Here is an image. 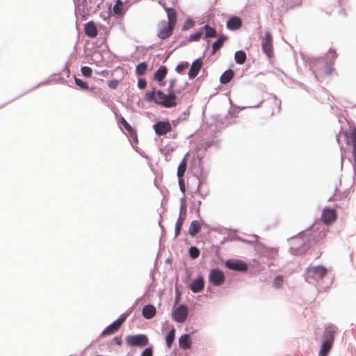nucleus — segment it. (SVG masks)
Returning a JSON list of instances; mask_svg holds the SVG:
<instances>
[{
	"label": "nucleus",
	"instance_id": "14",
	"mask_svg": "<svg viewBox=\"0 0 356 356\" xmlns=\"http://www.w3.org/2000/svg\"><path fill=\"white\" fill-rule=\"evenodd\" d=\"M153 129L158 136H164L172 130V125L167 120H159L153 125Z\"/></svg>",
	"mask_w": 356,
	"mask_h": 356
},
{
	"label": "nucleus",
	"instance_id": "21",
	"mask_svg": "<svg viewBox=\"0 0 356 356\" xmlns=\"http://www.w3.org/2000/svg\"><path fill=\"white\" fill-rule=\"evenodd\" d=\"M243 24L242 19L238 16H232L227 21V29L231 31L239 29Z\"/></svg>",
	"mask_w": 356,
	"mask_h": 356
},
{
	"label": "nucleus",
	"instance_id": "54",
	"mask_svg": "<svg viewBox=\"0 0 356 356\" xmlns=\"http://www.w3.org/2000/svg\"><path fill=\"white\" fill-rule=\"evenodd\" d=\"M108 86L111 89H116L118 85V81L117 79H113L111 81H108L107 83Z\"/></svg>",
	"mask_w": 356,
	"mask_h": 356
},
{
	"label": "nucleus",
	"instance_id": "51",
	"mask_svg": "<svg viewBox=\"0 0 356 356\" xmlns=\"http://www.w3.org/2000/svg\"><path fill=\"white\" fill-rule=\"evenodd\" d=\"M137 86L140 90H145L147 87V81L145 79H138L137 82Z\"/></svg>",
	"mask_w": 356,
	"mask_h": 356
},
{
	"label": "nucleus",
	"instance_id": "35",
	"mask_svg": "<svg viewBox=\"0 0 356 356\" xmlns=\"http://www.w3.org/2000/svg\"><path fill=\"white\" fill-rule=\"evenodd\" d=\"M284 283V276L282 275H277L274 277L272 282V286L275 289H280Z\"/></svg>",
	"mask_w": 356,
	"mask_h": 356
},
{
	"label": "nucleus",
	"instance_id": "26",
	"mask_svg": "<svg viewBox=\"0 0 356 356\" xmlns=\"http://www.w3.org/2000/svg\"><path fill=\"white\" fill-rule=\"evenodd\" d=\"M227 40V37L225 35H221L218 38L214 41L212 46L211 55H214L217 51H218L222 46L224 42Z\"/></svg>",
	"mask_w": 356,
	"mask_h": 356
},
{
	"label": "nucleus",
	"instance_id": "55",
	"mask_svg": "<svg viewBox=\"0 0 356 356\" xmlns=\"http://www.w3.org/2000/svg\"><path fill=\"white\" fill-rule=\"evenodd\" d=\"M189 116V111L188 109L184 111L179 117L178 118L181 120V121H184V120H187V118H188Z\"/></svg>",
	"mask_w": 356,
	"mask_h": 356
},
{
	"label": "nucleus",
	"instance_id": "50",
	"mask_svg": "<svg viewBox=\"0 0 356 356\" xmlns=\"http://www.w3.org/2000/svg\"><path fill=\"white\" fill-rule=\"evenodd\" d=\"M119 123L123 124L124 128L128 132L133 129L132 127L127 122V120L123 117H121V118L119 120Z\"/></svg>",
	"mask_w": 356,
	"mask_h": 356
},
{
	"label": "nucleus",
	"instance_id": "15",
	"mask_svg": "<svg viewBox=\"0 0 356 356\" xmlns=\"http://www.w3.org/2000/svg\"><path fill=\"white\" fill-rule=\"evenodd\" d=\"M261 48L264 54L270 57L273 54V37L269 31L265 32V36L261 40Z\"/></svg>",
	"mask_w": 356,
	"mask_h": 356
},
{
	"label": "nucleus",
	"instance_id": "11",
	"mask_svg": "<svg viewBox=\"0 0 356 356\" xmlns=\"http://www.w3.org/2000/svg\"><path fill=\"white\" fill-rule=\"evenodd\" d=\"M225 281V276L222 270L218 268L210 270L209 274V282L213 286H220Z\"/></svg>",
	"mask_w": 356,
	"mask_h": 356
},
{
	"label": "nucleus",
	"instance_id": "28",
	"mask_svg": "<svg viewBox=\"0 0 356 356\" xmlns=\"http://www.w3.org/2000/svg\"><path fill=\"white\" fill-rule=\"evenodd\" d=\"M124 2L122 0H116L115 3L113 8V12L114 15L122 17L124 15Z\"/></svg>",
	"mask_w": 356,
	"mask_h": 356
},
{
	"label": "nucleus",
	"instance_id": "4",
	"mask_svg": "<svg viewBox=\"0 0 356 356\" xmlns=\"http://www.w3.org/2000/svg\"><path fill=\"white\" fill-rule=\"evenodd\" d=\"M203 154H200V151L199 150L197 152V156L192 159L190 167L191 172L198 181H200V185L207 184V178L208 176V172L203 169Z\"/></svg>",
	"mask_w": 356,
	"mask_h": 356
},
{
	"label": "nucleus",
	"instance_id": "62",
	"mask_svg": "<svg viewBox=\"0 0 356 356\" xmlns=\"http://www.w3.org/2000/svg\"><path fill=\"white\" fill-rule=\"evenodd\" d=\"M97 74L104 77H106L108 75V71L105 70L101 72H97Z\"/></svg>",
	"mask_w": 356,
	"mask_h": 356
},
{
	"label": "nucleus",
	"instance_id": "46",
	"mask_svg": "<svg viewBox=\"0 0 356 356\" xmlns=\"http://www.w3.org/2000/svg\"><path fill=\"white\" fill-rule=\"evenodd\" d=\"M160 151L164 154L165 160L168 161L170 153L173 151V148L170 147H165L160 148Z\"/></svg>",
	"mask_w": 356,
	"mask_h": 356
},
{
	"label": "nucleus",
	"instance_id": "27",
	"mask_svg": "<svg viewBox=\"0 0 356 356\" xmlns=\"http://www.w3.org/2000/svg\"><path fill=\"white\" fill-rule=\"evenodd\" d=\"M234 76V72L232 69L225 70L220 77V82L222 84H227Z\"/></svg>",
	"mask_w": 356,
	"mask_h": 356
},
{
	"label": "nucleus",
	"instance_id": "34",
	"mask_svg": "<svg viewBox=\"0 0 356 356\" xmlns=\"http://www.w3.org/2000/svg\"><path fill=\"white\" fill-rule=\"evenodd\" d=\"M148 64L147 62L143 61L138 64L136 67V74L138 76H143L145 74L147 70Z\"/></svg>",
	"mask_w": 356,
	"mask_h": 356
},
{
	"label": "nucleus",
	"instance_id": "41",
	"mask_svg": "<svg viewBox=\"0 0 356 356\" xmlns=\"http://www.w3.org/2000/svg\"><path fill=\"white\" fill-rule=\"evenodd\" d=\"M277 252L278 250L275 248L264 247V252L270 258H273L277 254Z\"/></svg>",
	"mask_w": 356,
	"mask_h": 356
},
{
	"label": "nucleus",
	"instance_id": "47",
	"mask_svg": "<svg viewBox=\"0 0 356 356\" xmlns=\"http://www.w3.org/2000/svg\"><path fill=\"white\" fill-rule=\"evenodd\" d=\"M143 296L137 298L135 302L134 303V305L123 314H127V317H128L131 314V313L133 312V310L136 308V307L139 304V302L143 300Z\"/></svg>",
	"mask_w": 356,
	"mask_h": 356
},
{
	"label": "nucleus",
	"instance_id": "59",
	"mask_svg": "<svg viewBox=\"0 0 356 356\" xmlns=\"http://www.w3.org/2000/svg\"><path fill=\"white\" fill-rule=\"evenodd\" d=\"M186 204H187L186 197V195H184L183 197L180 200V207H181L182 208L185 207H186Z\"/></svg>",
	"mask_w": 356,
	"mask_h": 356
},
{
	"label": "nucleus",
	"instance_id": "8",
	"mask_svg": "<svg viewBox=\"0 0 356 356\" xmlns=\"http://www.w3.org/2000/svg\"><path fill=\"white\" fill-rule=\"evenodd\" d=\"M91 4V0H76L75 15L78 13L83 19H87L88 17H89L91 13H94Z\"/></svg>",
	"mask_w": 356,
	"mask_h": 356
},
{
	"label": "nucleus",
	"instance_id": "56",
	"mask_svg": "<svg viewBox=\"0 0 356 356\" xmlns=\"http://www.w3.org/2000/svg\"><path fill=\"white\" fill-rule=\"evenodd\" d=\"M253 237L254 238V241H248L246 239H243L241 237H238V240L248 243H254L258 242L259 237L257 235L254 234Z\"/></svg>",
	"mask_w": 356,
	"mask_h": 356
},
{
	"label": "nucleus",
	"instance_id": "64",
	"mask_svg": "<svg viewBox=\"0 0 356 356\" xmlns=\"http://www.w3.org/2000/svg\"><path fill=\"white\" fill-rule=\"evenodd\" d=\"M273 99L275 100V104L277 105L278 108L280 110L281 108V101L277 99V97L275 95H273Z\"/></svg>",
	"mask_w": 356,
	"mask_h": 356
},
{
	"label": "nucleus",
	"instance_id": "42",
	"mask_svg": "<svg viewBox=\"0 0 356 356\" xmlns=\"http://www.w3.org/2000/svg\"><path fill=\"white\" fill-rule=\"evenodd\" d=\"M189 66V63L187 61H183L179 63L175 67V71L181 74L184 70L188 68Z\"/></svg>",
	"mask_w": 356,
	"mask_h": 356
},
{
	"label": "nucleus",
	"instance_id": "17",
	"mask_svg": "<svg viewBox=\"0 0 356 356\" xmlns=\"http://www.w3.org/2000/svg\"><path fill=\"white\" fill-rule=\"evenodd\" d=\"M321 219L325 225H330L337 219V211L333 208L325 207L322 211Z\"/></svg>",
	"mask_w": 356,
	"mask_h": 356
},
{
	"label": "nucleus",
	"instance_id": "36",
	"mask_svg": "<svg viewBox=\"0 0 356 356\" xmlns=\"http://www.w3.org/2000/svg\"><path fill=\"white\" fill-rule=\"evenodd\" d=\"M200 250H199V248L197 247L194 246V245H191L189 248V249H188V254H189V257L192 259H197L200 256Z\"/></svg>",
	"mask_w": 356,
	"mask_h": 356
},
{
	"label": "nucleus",
	"instance_id": "53",
	"mask_svg": "<svg viewBox=\"0 0 356 356\" xmlns=\"http://www.w3.org/2000/svg\"><path fill=\"white\" fill-rule=\"evenodd\" d=\"M129 140H132L134 143H138V137H137V134H136V131L132 129L131 130H130L129 131Z\"/></svg>",
	"mask_w": 356,
	"mask_h": 356
},
{
	"label": "nucleus",
	"instance_id": "60",
	"mask_svg": "<svg viewBox=\"0 0 356 356\" xmlns=\"http://www.w3.org/2000/svg\"><path fill=\"white\" fill-rule=\"evenodd\" d=\"M181 227L175 225V236L174 238H176L181 232Z\"/></svg>",
	"mask_w": 356,
	"mask_h": 356
},
{
	"label": "nucleus",
	"instance_id": "23",
	"mask_svg": "<svg viewBox=\"0 0 356 356\" xmlns=\"http://www.w3.org/2000/svg\"><path fill=\"white\" fill-rule=\"evenodd\" d=\"M84 32L88 38H95L98 34V30L95 23L93 21L86 23L84 25Z\"/></svg>",
	"mask_w": 356,
	"mask_h": 356
},
{
	"label": "nucleus",
	"instance_id": "16",
	"mask_svg": "<svg viewBox=\"0 0 356 356\" xmlns=\"http://www.w3.org/2000/svg\"><path fill=\"white\" fill-rule=\"evenodd\" d=\"M204 56L205 52L204 53L202 56H200L198 58L194 60L193 62L192 63V65L188 72V76L190 79H195L199 74L201 68L202 67V58L204 57Z\"/></svg>",
	"mask_w": 356,
	"mask_h": 356
},
{
	"label": "nucleus",
	"instance_id": "20",
	"mask_svg": "<svg viewBox=\"0 0 356 356\" xmlns=\"http://www.w3.org/2000/svg\"><path fill=\"white\" fill-rule=\"evenodd\" d=\"M337 327L332 324L325 327L323 332V340H329V342L333 343L334 336L337 334Z\"/></svg>",
	"mask_w": 356,
	"mask_h": 356
},
{
	"label": "nucleus",
	"instance_id": "57",
	"mask_svg": "<svg viewBox=\"0 0 356 356\" xmlns=\"http://www.w3.org/2000/svg\"><path fill=\"white\" fill-rule=\"evenodd\" d=\"M184 219H185L184 216H179V217L177 220V222L175 223V225L182 227Z\"/></svg>",
	"mask_w": 356,
	"mask_h": 356
},
{
	"label": "nucleus",
	"instance_id": "48",
	"mask_svg": "<svg viewBox=\"0 0 356 356\" xmlns=\"http://www.w3.org/2000/svg\"><path fill=\"white\" fill-rule=\"evenodd\" d=\"M204 185H200V181H198L197 188L195 191V193L200 195L202 198H204L208 195L209 192L207 191H203L201 188H204Z\"/></svg>",
	"mask_w": 356,
	"mask_h": 356
},
{
	"label": "nucleus",
	"instance_id": "39",
	"mask_svg": "<svg viewBox=\"0 0 356 356\" xmlns=\"http://www.w3.org/2000/svg\"><path fill=\"white\" fill-rule=\"evenodd\" d=\"M213 145H215L216 146L215 147L217 149L219 147L218 141H215L214 140H211L205 142L204 146L202 147L203 149H202V152H200V154H203V155H204L205 152Z\"/></svg>",
	"mask_w": 356,
	"mask_h": 356
},
{
	"label": "nucleus",
	"instance_id": "31",
	"mask_svg": "<svg viewBox=\"0 0 356 356\" xmlns=\"http://www.w3.org/2000/svg\"><path fill=\"white\" fill-rule=\"evenodd\" d=\"M247 59V56L243 50H238L234 54V60L236 63L242 65L245 63Z\"/></svg>",
	"mask_w": 356,
	"mask_h": 356
},
{
	"label": "nucleus",
	"instance_id": "1",
	"mask_svg": "<svg viewBox=\"0 0 356 356\" xmlns=\"http://www.w3.org/2000/svg\"><path fill=\"white\" fill-rule=\"evenodd\" d=\"M176 82V79H171L169 81L168 94L164 93L161 90H156V87H152L151 91H148L145 94V99L164 108H170L175 107L177 105V95L173 88Z\"/></svg>",
	"mask_w": 356,
	"mask_h": 356
},
{
	"label": "nucleus",
	"instance_id": "22",
	"mask_svg": "<svg viewBox=\"0 0 356 356\" xmlns=\"http://www.w3.org/2000/svg\"><path fill=\"white\" fill-rule=\"evenodd\" d=\"M179 346L182 350H188L192 346L191 334H184L178 339Z\"/></svg>",
	"mask_w": 356,
	"mask_h": 356
},
{
	"label": "nucleus",
	"instance_id": "12",
	"mask_svg": "<svg viewBox=\"0 0 356 356\" xmlns=\"http://www.w3.org/2000/svg\"><path fill=\"white\" fill-rule=\"evenodd\" d=\"M188 314V309L187 305L181 304L173 310L172 317L175 322L181 323L186 320Z\"/></svg>",
	"mask_w": 356,
	"mask_h": 356
},
{
	"label": "nucleus",
	"instance_id": "18",
	"mask_svg": "<svg viewBox=\"0 0 356 356\" xmlns=\"http://www.w3.org/2000/svg\"><path fill=\"white\" fill-rule=\"evenodd\" d=\"M201 30H202L203 32L204 31V40L207 42L205 49V51H207L209 49L210 45L209 38H216L218 35L217 31L214 27L211 26L208 24H206L202 27H201Z\"/></svg>",
	"mask_w": 356,
	"mask_h": 356
},
{
	"label": "nucleus",
	"instance_id": "7",
	"mask_svg": "<svg viewBox=\"0 0 356 356\" xmlns=\"http://www.w3.org/2000/svg\"><path fill=\"white\" fill-rule=\"evenodd\" d=\"M340 136H343L346 143L347 145H349L350 143L353 145V154L355 164L353 165V169L355 172H356V128H355L352 131L350 136L348 135L346 131H343L342 127H340V131L339 135L336 136V140L339 145L340 146Z\"/></svg>",
	"mask_w": 356,
	"mask_h": 356
},
{
	"label": "nucleus",
	"instance_id": "45",
	"mask_svg": "<svg viewBox=\"0 0 356 356\" xmlns=\"http://www.w3.org/2000/svg\"><path fill=\"white\" fill-rule=\"evenodd\" d=\"M47 83V81H43V82H40V83H39L38 85H36L35 86H34L33 88H32L31 89H30V90H28L27 92H25L24 93H23V94H22V95H19L18 97H17L16 98L13 99H11L10 101H9V102H6V103H5V104H3L2 105H1V106H0V108L3 107V106H4L5 105H6L7 104H8V103H10V102H13L15 99H17L19 98L20 97H22L24 95H25V94H26V93H27L28 92H29V91H31V90H32L36 89V88H38L40 86H42V85L45 84V83Z\"/></svg>",
	"mask_w": 356,
	"mask_h": 356
},
{
	"label": "nucleus",
	"instance_id": "63",
	"mask_svg": "<svg viewBox=\"0 0 356 356\" xmlns=\"http://www.w3.org/2000/svg\"><path fill=\"white\" fill-rule=\"evenodd\" d=\"M296 85L298 86H299L300 88L303 89L305 90H307V87L304 83H301L300 81H296Z\"/></svg>",
	"mask_w": 356,
	"mask_h": 356
},
{
	"label": "nucleus",
	"instance_id": "19",
	"mask_svg": "<svg viewBox=\"0 0 356 356\" xmlns=\"http://www.w3.org/2000/svg\"><path fill=\"white\" fill-rule=\"evenodd\" d=\"M204 277L202 274H200L197 278L192 280L189 287L193 293H197L204 289Z\"/></svg>",
	"mask_w": 356,
	"mask_h": 356
},
{
	"label": "nucleus",
	"instance_id": "13",
	"mask_svg": "<svg viewBox=\"0 0 356 356\" xmlns=\"http://www.w3.org/2000/svg\"><path fill=\"white\" fill-rule=\"evenodd\" d=\"M127 314H122L120 317L108 325L102 332V335H111L116 332L127 320Z\"/></svg>",
	"mask_w": 356,
	"mask_h": 356
},
{
	"label": "nucleus",
	"instance_id": "29",
	"mask_svg": "<svg viewBox=\"0 0 356 356\" xmlns=\"http://www.w3.org/2000/svg\"><path fill=\"white\" fill-rule=\"evenodd\" d=\"M333 343L329 342V340H323L321 349L318 352V356H327L332 347Z\"/></svg>",
	"mask_w": 356,
	"mask_h": 356
},
{
	"label": "nucleus",
	"instance_id": "43",
	"mask_svg": "<svg viewBox=\"0 0 356 356\" xmlns=\"http://www.w3.org/2000/svg\"><path fill=\"white\" fill-rule=\"evenodd\" d=\"M194 24L195 22L191 18H187L184 24L182 25L181 30L184 31H188L193 27Z\"/></svg>",
	"mask_w": 356,
	"mask_h": 356
},
{
	"label": "nucleus",
	"instance_id": "49",
	"mask_svg": "<svg viewBox=\"0 0 356 356\" xmlns=\"http://www.w3.org/2000/svg\"><path fill=\"white\" fill-rule=\"evenodd\" d=\"M140 356H153V347L149 346L145 348L141 353Z\"/></svg>",
	"mask_w": 356,
	"mask_h": 356
},
{
	"label": "nucleus",
	"instance_id": "32",
	"mask_svg": "<svg viewBox=\"0 0 356 356\" xmlns=\"http://www.w3.org/2000/svg\"><path fill=\"white\" fill-rule=\"evenodd\" d=\"M175 329L171 326L170 330L168 331L165 336V343L168 348H170L175 341Z\"/></svg>",
	"mask_w": 356,
	"mask_h": 356
},
{
	"label": "nucleus",
	"instance_id": "30",
	"mask_svg": "<svg viewBox=\"0 0 356 356\" xmlns=\"http://www.w3.org/2000/svg\"><path fill=\"white\" fill-rule=\"evenodd\" d=\"M201 229V224L197 220H194L191 222L188 229V234L191 236H195Z\"/></svg>",
	"mask_w": 356,
	"mask_h": 356
},
{
	"label": "nucleus",
	"instance_id": "33",
	"mask_svg": "<svg viewBox=\"0 0 356 356\" xmlns=\"http://www.w3.org/2000/svg\"><path fill=\"white\" fill-rule=\"evenodd\" d=\"M186 166H187V162L186 161L185 157H184L177 168V178L184 177L185 172L186 170Z\"/></svg>",
	"mask_w": 356,
	"mask_h": 356
},
{
	"label": "nucleus",
	"instance_id": "25",
	"mask_svg": "<svg viewBox=\"0 0 356 356\" xmlns=\"http://www.w3.org/2000/svg\"><path fill=\"white\" fill-rule=\"evenodd\" d=\"M168 74V68L165 65L160 66L154 73L153 78L157 82H163Z\"/></svg>",
	"mask_w": 356,
	"mask_h": 356
},
{
	"label": "nucleus",
	"instance_id": "5",
	"mask_svg": "<svg viewBox=\"0 0 356 356\" xmlns=\"http://www.w3.org/2000/svg\"><path fill=\"white\" fill-rule=\"evenodd\" d=\"M165 11L168 22L157 33V36L161 40H164L172 34L177 19V15L175 8H166Z\"/></svg>",
	"mask_w": 356,
	"mask_h": 356
},
{
	"label": "nucleus",
	"instance_id": "24",
	"mask_svg": "<svg viewBox=\"0 0 356 356\" xmlns=\"http://www.w3.org/2000/svg\"><path fill=\"white\" fill-rule=\"evenodd\" d=\"M156 308L152 304L145 305L142 310V315L145 319H151L156 314Z\"/></svg>",
	"mask_w": 356,
	"mask_h": 356
},
{
	"label": "nucleus",
	"instance_id": "10",
	"mask_svg": "<svg viewBox=\"0 0 356 356\" xmlns=\"http://www.w3.org/2000/svg\"><path fill=\"white\" fill-rule=\"evenodd\" d=\"M227 268L240 273H245L248 270V264L239 259H229L225 261Z\"/></svg>",
	"mask_w": 356,
	"mask_h": 356
},
{
	"label": "nucleus",
	"instance_id": "58",
	"mask_svg": "<svg viewBox=\"0 0 356 356\" xmlns=\"http://www.w3.org/2000/svg\"><path fill=\"white\" fill-rule=\"evenodd\" d=\"M113 341L114 342L115 344L118 345V346H120L122 344V337L121 336H115L113 339Z\"/></svg>",
	"mask_w": 356,
	"mask_h": 356
},
{
	"label": "nucleus",
	"instance_id": "61",
	"mask_svg": "<svg viewBox=\"0 0 356 356\" xmlns=\"http://www.w3.org/2000/svg\"><path fill=\"white\" fill-rule=\"evenodd\" d=\"M186 211H187L186 207H183V208L181 207H180L179 216H184L186 218Z\"/></svg>",
	"mask_w": 356,
	"mask_h": 356
},
{
	"label": "nucleus",
	"instance_id": "38",
	"mask_svg": "<svg viewBox=\"0 0 356 356\" xmlns=\"http://www.w3.org/2000/svg\"><path fill=\"white\" fill-rule=\"evenodd\" d=\"M202 204L201 200L194 201L191 204V211L195 213L198 217H200V207Z\"/></svg>",
	"mask_w": 356,
	"mask_h": 356
},
{
	"label": "nucleus",
	"instance_id": "52",
	"mask_svg": "<svg viewBox=\"0 0 356 356\" xmlns=\"http://www.w3.org/2000/svg\"><path fill=\"white\" fill-rule=\"evenodd\" d=\"M178 184H179V190H180V191H181L184 195H185V193H186V187H185V184H184V177L178 178Z\"/></svg>",
	"mask_w": 356,
	"mask_h": 356
},
{
	"label": "nucleus",
	"instance_id": "2",
	"mask_svg": "<svg viewBox=\"0 0 356 356\" xmlns=\"http://www.w3.org/2000/svg\"><path fill=\"white\" fill-rule=\"evenodd\" d=\"M329 52L332 55V58L330 61L327 60L326 57L321 56V57H311L309 58V68L312 70V73L317 78L318 74V69H321L323 71V73L325 75L331 74L333 68L332 67V61L337 58V53L334 49L330 48L329 49Z\"/></svg>",
	"mask_w": 356,
	"mask_h": 356
},
{
	"label": "nucleus",
	"instance_id": "9",
	"mask_svg": "<svg viewBox=\"0 0 356 356\" xmlns=\"http://www.w3.org/2000/svg\"><path fill=\"white\" fill-rule=\"evenodd\" d=\"M126 342L131 347H144L148 343V337L145 334H130L126 337Z\"/></svg>",
	"mask_w": 356,
	"mask_h": 356
},
{
	"label": "nucleus",
	"instance_id": "6",
	"mask_svg": "<svg viewBox=\"0 0 356 356\" xmlns=\"http://www.w3.org/2000/svg\"><path fill=\"white\" fill-rule=\"evenodd\" d=\"M327 273V268L323 265L308 266L305 271V278L306 282L314 283L323 280Z\"/></svg>",
	"mask_w": 356,
	"mask_h": 356
},
{
	"label": "nucleus",
	"instance_id": "44",
	"mask_svg": "<svg viewBox=\"0 0 356 356\" xmlns=\"http://www.w3.org/2000/svg\"><path fill=\"white\" fill-rule=\"evenodd\" d=\"M81 72L84 77L89 78L92 76V68L88 66H82L81 67Z\"/></svg>",
	"mask_w": 356,
	"mask_h": 356
},
{
	"label": "nucleus",
	"instance_id": "3",
	"mask_svg": "<svg viewBox=\"0 0 356 356\" xmlns=\"http://www.w3.org/2000/svg\"><path fill=\"white\" fill-rule=\"evenodd\" d=\"M314 223L307 227L305 230L300 231L296 236L288 239L291 243L289 252L291 254L298 256L303 254L309 248V241L301 236V234L306 230H309Z\"/></svg>",
	"mask_w": 356,
	"mask_h": 356
},
{
	"label": "nucleus",
	"instance_id": "40",
	"mask_svg": "<svg viewBox=\"0 0 356 356\" xmlns=\"http://www.w3.org/2000/svg\"><path fill=\"white\" fill-rule=\"evenodd\" d=\"M74 79L76 86H78L80 89L87 90L88 88V85L86 81H84L83 80L77 78L75 76H74Z\"/></svg>",
	"mask_w": 356,
	"mask_h": 356
},
{
	"label": "nucleus",
	"instance_id": "37",
	"mask_svg": "<svg viewBox=\"0 0 356 356\" xmlns=\"http://www.w3.org/2000/svg\"><path fill=\"white\" fill-rule=\"evenodd\" d=\"M202 34L203 31L200 29L197 32L191 34L188 37L186 38V40L189 42L199 41Z\"/></svg>",
	"mask_w": 356,
	"mask_h": 356
}]
</instances>
